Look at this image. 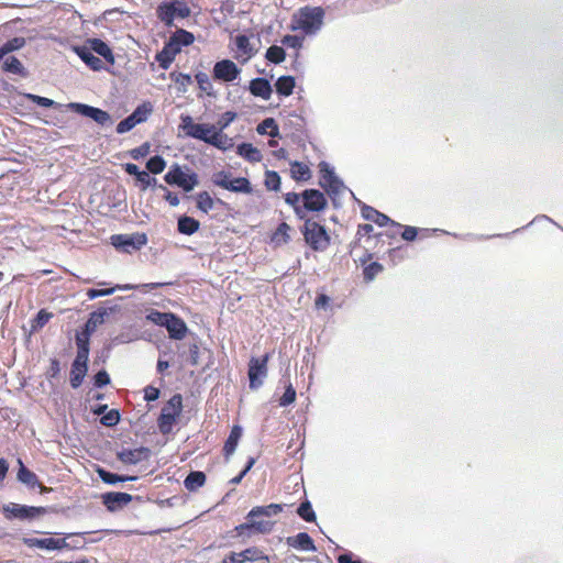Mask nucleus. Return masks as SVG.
I'll use <instances>...</instances> for the list:
<instances>
[{"instance_id":"f257e3e1","label":"nucleus","mask_w":563,"mask_h":563,"mask_svg":"<svg viewBox=\"0 0 563 563\" xmlns=\"http://www.w3.org/2000/svg\"><path fill=\"white\" fill-rule=\"evenodd\" d=\"M286 506V504L272 503L269 505L252 507L245 516V522L235 526L233 531L230 532L231 538H239L242 543H245L254 536L271 533L274 529L275 521L258 520V518L276 516L282 512Z\"/></svg>"},{"instance_id":"f03ea898","label":"nucleus","mask_w":563,"mask_h":563,"mask_svg":"<svg viewBox=\"0 0 563 563\" xmlns=\"http://www.w3.org/2000/svg\"><path fill=\"white\" fill-rule=\"evenodd\" d=\"M324 15L322 7H302L292 14L289 29L300 31L303 35H316L324 23Z\"/></svg>"},{"instance_id":"7ed1b4c3","label":"nucleus","mask_w":563,"mask_h":563,"mask_svg":"<svg viewBox=\"0 0 563 563\" xmlns=\"http://www.w3.org/2000/svg\"><path fill=\"white\" fill-rule=\"evenodd\" d=\"M145 319L155 325L165 328L168 332V338L175 341L183 340L189 332L185 320L172 311L150 309L145 316Z\"/></svg>"},{"instance_id":"20e7f679","label":"nucleus","mask_w":563,"mask_h":563,"mask_svg":"<svg viewBox=\"0 0 563 563\" xmlns=\"http://www.w3.org/2000/svg\"><path fill=\"white\" fill-rule=\"evenodd\" d=\"M90 533H91L90 531L69 532V533L55 532L54 534L62 536V538H54V537L23 538L22 542L27 548H35V549H40V550H44V551H48V552H53V551L60 552L63 550L75 551V550L85 549V545L84 544H71V543H68L67 540L74 539L75 537H84V536L90 534Z\"/></svg>"},{"instance_id":"39448f33","label":"nucleus","mask_w":563,"mask_h":563,"mask_svg":"<svg viewBox=\"0 0 563 563\" xmlns=\"http://www.w3.org/2000/svg\"><path fill=\"white\" fill-rule=\"evenodd\" d=\"M180 123L178 130L181 131L185 136L203 142L208 145H218L216 137L220 135L221 130L217 129L216 124L212 123H197L194 118L188 113H181Z\"/></svg>"},{"instance_id":"423d86ee","label":"nucleus","mask_w":563,"mask_h":563,"mask_svg":"<svg viewBox=\"0 0 563 563\" xmlns=\"http://www.w3.org/2000/svg\"><path fill=\"white\" fill-rule=\"evenodd\" d=\"M57 512L55 506H30L18 503L2 505L1 514L9 521L32 522L44 515Z\"/></svg>"},{"instance_id":"0eeeda50","label":"nucleus","mask_w":563,"mask_h":563,"mask_svg":"<svg viewBox=\"0 0 563 563\" xmlns=\"http://www.w3.org/2000/svg\"><path fill=\"white\" fill-rule=\"evenodd\" d=\"M164 181L172 187L191 192L199 185V175L187 165L173 163L164 175Z\"/></svg>"},{"instance_id":"6e6552de","label":"nucleus","mask_w":563,"mask_h":563,"mask_svg":"<svg viewBox=\"0 0 563 563\" xmlns=\"http://www.w3.org/2000/svg\"><path fill=\"white\" fill-rule=\"evenodd\" d=\"M121 299L123 298L118 297L114 299L101 301L100 306L88 314L85 323L77 330L91 336L97 331L98 327L106 323L110 316L121 311V306L117 303V300Z\"/></svg>"},{"instance_id":"1a4fd4ad","label":"nucleus","mask_w":563,"mask_h":563,"mask_svg":"<svg viewBox=\"0 0 563 563\" xmlns=\"http://www.w3.org/2000/svg\"><path fill=\"white\" fill-rule=\"evenodd\" d=\"M303 241L313 252H324L331 244V236L325 225L314 220H307L299 228Z\"/></svg>"},{"instance_id":"9d476101","label":"nucleus","mask_w":563,"mask_h":563,"mask_svg":"<svg viewBox=\"0 0 563 563\" xmlns=\"http://www.w3.org/2000/svg\"><path fill=\"white\" fill-rule=\"evenodd\" d=\"M183 401L181 394L176 393L163 406L157 417V427L162 434L167 435L173 431L174 426L178 422L183 413Z\"/></svg>"},{"instance_id":"9b49d317","label":"nucleus","mask_w":563,"mask_h":563,"mask_svg":"<svg viewBox=\"0 0 563 563\" xmlns=\"http://www.w3.org/2000/svg\"><path fill=\"white\" fill-rule=\"evenodd\" d=\"M211 181L214 186L234 194H253V185L247 177H234L231 172L221 169L213 173Z\"/></svg>"},{"instance_id":"f8f14e48","label":"nucleus","mask_w":563,"mask_h":563,"mask_svg":"<svg viewBox=\"0 0 563 563\" xmlns=\"http://www.w3.org/2000/svg\"><path fill=\"white\" fill-rule=\"evenodd\" d=\"M66 108L78 115L90 119L101 128H110L114 122L108 111L88 103L74 101L67 103Z\"/></svg>"},{"instance_id":"ddd939ff","label":"nucleus","mask_w":563,"mask_h":563,"mask_svg":"<svg viewBox=\"0 0 563 563\" xmlns=\"http://www.w3.org/2000/svg\"><path fill=\"white\" fill-rule=\"evenodd\" d=\"M148 242L144 232H134L131 234H113L110 236L111 245L119 252L132 254L140 251Z\"/></svg>"},{"instance_id":"4468645a","label":"nucleus","mask_w":563,"mask_h":563,"mask_svg":"<svg viewBox=\"0 0 563 563\" xmlns=\"http://www.w3.org/2000/svg\"><path fill=\"white\" fill-rule=\"evenodd\" d=\"M271 354L265 353L262 356H252L249 362L247 376L251 390H257L263 386L267 376V363Z\"/></svg>"},{"instance_id":"2eb2a0df","label":"nucleus","mask_w":563,"mask_h":563,"mask_svg":"<svg viewBox=\"0 0 563 563\" xmlns=\"http://www.w3.org/2000/svg\"><path fill=\"white\" fill-rule=\"evenodd\" d=\"M241 68L231 59L223 58L216 62L212 78L217 81L232 82L241 75Z\"/></svg>"},{"instance_id":"dca6fc26","label":"nucleus","mask_w":563,"mask_h":563,"mask_svg":"<svg viewBox=\"0 0 563 563\" xmlns=\"http://www.w3.org/2000/svg\"><path fill=\"white\" fill-rule=\"evenodd\" d=\"M301 196H303V209L309 210L311 213H321L329 206L325 194L317 188H306L302 190Z\"/></svg>"},{"instance_id":"f3484780","label":"nucleus","mask_w":563,"mask_h":563,"mask_svg":"<svg viewBox=\"0 0 563 563\" xmlns=\"http://www.w3.org/2000/svg\"><path fill=\"white\" fill-rule=\"evenodd\" d=\"M100 499L104 508L113 514L126 507L134 496L125 492H106L100 495Z\"/></svg>"},{"instance_id":"a211bd4d","label":"nucleus","mask_w":563,"mask_h":563,"mask_svg":"<svg viewBox=\"0 0 563 563\" xmlns=\"http://www.w3.org/2000/svg\"><path fill=\"white\" fill-rule=\"evenodd\" d=\"M152 454V451L147 446H139L136 449L123 448L115 453L117 459L128 465H136L143 461H147Z\"/></svg>"},{"instance_id":"6ab92c4d","label":"nucleus","mask_w":563,"mask_h":563,"mask_svg":"<svg viewBox=\"0 0 563 563\" xmlns=\"http://www.w3.org/2000/svg\"><path fill=\"white\" fill-rule=\"evenodd\" d=\"M90 51L92 54L102 57L106 63L114 65L115 56L110 45L101 38L88 37L81 45Z\"/></svg>"},{"instance_id":"aec40b11","label":"nucleus","mask_w":563,"mask_h":563,"mask_svg":"<svg viewBox=\"0 0 563 563\" xmlns=\"http://www.w3.org/2000/svg\"><path fill=\"white\" fill-rule=\"evenodd\" d=\"M245 89L255 98L269 100L273 95V86L271 79L265 76H260L251 79Z\"/></svg>"},{"instance_id":"412c9836","label":"nucleus","mask_w":563,"mask_h":563,"mask_svg":"<svg viewBox=\"0 0 563 563\" xmlns=\"http://www.w3.org/2000/svg\"><path fill=\"white\" fill-rule=\"evenodd\" d=\"M88 371L89 361L74 357L69 372V385L73 389H78L82 385Z\"/></svg>"},{"instance_id":"4be33fe9","label":"nucleus","mask_w":563,"mask_h":563,"mask_svg":"<svg viewBox=\"0 0 563 563\" xmlns=\"http://www.w3.org/2000/svg\"><path fill=\"white\" fill-rule=\"evenodd\" d=\"M71 49L89 69L93 71H109V68L104 66L100 57L92 54L86 47L80 45H74Z\"/></svg>"},{"instance_id":"5701e85b","label":"nucleus","mask_w":563,"mask_h":563,"mask_svg":"<svg viewBox=\"0 0 563 563\" xmlns=\"http://www.w3.org/2000/svg\"><path fill=\"white\" fill-rule=\"evenodd\" d=\"M16 481L30 490L41 485L38 476L31 471L20 457L18 459Z\"/></svg>"},{"instance_id":"b1692460","label":"nucleus","mask_w":563,"mask_h":563,"mask_svg":"<svg viewBox=\"0 0 563 563\" xmlns=\"http://www.w3.org/2000/svg\"><path fill=\"white\" fill-rule=\"evenodd\" d=\"M157 19L166 26L173 27L175 25L176 14L175 0L162 1L156 8Z\"/></svg>"},{"instance_id":"393cba45","label":"nucleus","mask_w":563,"mask_h":563,"mask_svg":"<svg viewBox=\"0 0 563 563\" xmlns=\"http://www.w3.org/2000/svg\"><path fill=\"white\" fill-rule=\"evenodd\" d=\"M242 435H243L242 426L234 424L231 428L230 433H229L228 438L225 439L223 449H222L223 456L227 462L231 459V456L236 451V448L239 445V442H240Z\"/></svg>"},{"instance_id":"a878e982","label":"nucleus","mask_w":563,"mask_h":563,"mask_svg":"<svg viewBox=\"0 0 563 563\" xmlns=\"http://www.w3.org/2000/svg\"><path fill=\"white\" fill-rule=\"evenodd\" d=\"M1 69L7 74L16 75L21 78H27L30 76L29 69L23 63L13 55L5 56L2 60Z\"/></svg>"},{"instance_id":"bb28decb","label":"nucleus","mask_w":563,"mask_h":563,"mask_svg":"<svg viewBox=\"0 0 563 563\" xmlns=\"http://www.w3.org/2000/svg\"><path fill=\"white\" fill-rule=\"evenodd\" d=\"M286 543L299 551L316 552L317 548L313 539L307 532H299L296 536L288 537Z\"/></svg>"},{"instance_id":"cd10ccee","label":"nucleus","mask_w":563,"mask_h":563,"mask_svg":"<svg viewBox=\"0 0 563 563\" xmlns=\"http://www.w3.org/2000/svg\"><path fill=\"white\" fill-rule=\"evenodd\" d=\"M167 42L178 52L180 53L183 47L190 46L195 42V35L192 32H189L185 29H176L174 33L170 34Z\"/></svg>"},{"instance_id":"c85d7f7f","label":"nucleus","mask_w":563,"mask_h":563,"mask_svg":"<svg viewBox=\"0 0 563 563\" xmlns=\"http://www.w3.org/2000/svg\"><path fill=\"white\" fill-rule=\"evenodd\" d=\"M96 473L102 483L111 486L118 485L119 483L136 481L139 478L137 476L132 475H120L102 466H97Z\"/></svg>"},{"instance_id":"c756f323","label":"nucleus","mask_w":563,"mask_h":563,"mask_svg":"<svg viewBox=\"0 0 563 563\" xmlns=\"http://www.w3.org/2000/svg\"><path fill=\"white\" fill-rule=\"evenodd\" d=\"M178 54L179 53L167 41H165L163 48L156 53L155 60L159 68L167 70Z\"/></svg>"},{"instance_id":"7c9ffc66","label":"nucleus","mask_w":563,"mask_h":563,"mask_svg":"<svg viewBox=\"0 0 563 563\" xmlns=\"http://www.w3.org/2000/svg\"><path fill=\"white\" fill-rule=\"evenodd\" d=\"M200 221L188 214H180L177 218V231L183 235H192L200 230Z\"/></svg>"},{"instance_id":"2f4dec72","label":"nucleus","mask_w":563,"mask_h":563,"mask_svg":"<svg viewBox=\"0 0 563 563\" xmlns=\"http://www.w3.org/2000/svg\"><path fill=\"white\" fill-rule=\"evenodd\" d=\"M75 342L77 349L75 358L89 361L91 336L76 330Z\"/></svg>"},{"instance_id":"473e14b6","label":"nucleus","mask_w":563,"mask_h":563,"mask_svg":"<svg viewBox=\"0 0 563 563\" xmlns=\"http://www.w3.org/2000/svg\"><path fill=\"white\" fill-rule=\"evenodd\" d=\"M236 154L250 163H257L263 158L261 151L250 142L238 144Z\"/></svg>"},{"instance_id":"72a5a7b5","label":"nucleus","mask_w":563,"mask_h":563,"mask_svg":"<svg viewBox=\"0 0 563 563\" xmlns=\"http://www.w3.org/2000/svg\"><path fill=\"white\" fill-rule=\"evenodd\" d=\"M540 221H549V222L553 223L554 225H556L559 229L561 228V225L559 223H556L550 217H548L545 214H538L528 224H526V225H523L521 228H518V229H516V230H514V231H511L509 233H497V234H492V235H479L478 239L479 240H488V239H494V238H509L511 235H515V234H518V233L522 232L523 230L528 229L533 223H538Z\"/></svg>"},{"instance_id":"f704fd0d","label":"nucleus","mask_w":563,"mask_h":563,"mask_svg":"<svg viewBox=\"0 0 563 563\" xmlns=\"http://www.w3.org/2000/svg\"><path fill=\"white\" fill-rule=\"evenodd\" d=\"M234 44L236 52L245 56L243 63L247 62L257 52V49L254 48L253 45L251 44L250 36L246 34H238L234 38Z\"/></svg>"},{"instance_id":"c9c22d12","label":"nucleus","mask_w":563,"mask_h":563,"mask_svg":"<svg viewBox=\"0 0 563 563\" xmlns=\"http://www.w3.org/2000/svg\"><path fill=\"white\" fill-rule=\"evenodd\" d=\"M274 86L276 93L280 98H286L292 95L294 89L296 87V79L291 75H283L277 78Z\"/></svg>"},{"instance_id":"e433bc0d","label":"nucleus","mask_w":563,"mask_h":563,"mask_svg":"<svg viewBox=\"0 0 563 563\" xmlns=\"http://www.w3.org/2000/svg\"><path fill=\"white\" fill-rule=\"evenodd\" d=\"M172 285H174V282H155V283H146V284L115 285L113 288H117V290H140L141 292L145 294L147 291L163 288L166 286H172Z\"/></svg>"},{"instance_id":"4c0bfd02","label":"nucleus","mask_w":563,"mask_h":563,"mask_svg":"<svg viewBox=\"0 0 563 563\" xmlns=\"http://www.w3.org/2000/svg\"><path fill=\"white\" fill-rule=\"evenodd\" d=\"M206 481L207 476L205 472L191 470L184 479V487L188 492L194 493L201 488L206 484Z\"/></svg>"},{"instance_id":"58836bf2","label":"nucleus","mask_w":563,"mask_h":563,"mask_svg":"<svg viewBox=\"0 0 563 563\" xmlns=\"http://www.w3.org/2000/svg\"><path fill=\"white\" fill-rule=\"evenodd\" d=\"M22 97L31 101L32 103L36 104L41 108H47V109H62L63 107H66V104H62L51 98L43 97L40 95H35L32 92H20Z\"/></svg>"},{"instance_id":"ea45409f","label":"nucleus","mask_w":563,"mask_h":563,"mask_svg":"<svg viewBox=\"0 0 563 563\" xmlns=\"http://www.w3.org/2000/svg\"><path fill=\"white\" fill-rule=\"evenodd\" d=\"M290 176L296 183H305L311 178V169L299 161L290 162Z\"/></svg>"},{"instance_id":"a19ab883","label":"nucleus","mask_w":563,"mask_h":563,"mask_svg":"<svg viewBox=\"0 0 563 563\" xmlns=\"http://www.w3.org/2000/svg\"><path fill=\"white\" fill-rule=\"evenodd\" d=\"M240 556L242 563L245 562H266L269 563L271 559L264 551L258 547H249L242 551H240Z\"/></svg>"},{"instance_id":"79ce46f5","label":"nucleus","mask_w":563,"mask_h":563,"mask_svg":"<svg viewBox=\"0 0 563 563\" xmlns=\"http://www.w3.org/2000/svg\"><path fill=\"white\" fill-rule=\"evenodd\" d=\"M196 202V208L201 211L202 213H208L211 211L214 206L216 201L209 194V191L203 190L195 194L194 196H190Z\"/></svg>"},{"instance_id":"37998d69","label":"nucleus","mask_w":563,"mask_h":563,"mask_svg":"<svg viewBox=\"0 0 563 563\" xmlns=\"http://www.w3.org/2000/svg\"><path fill=\"white\" fill-rule=\"evenodd\" d=\"M260 135H269L272 139L280 137L279 126L274 118H265L256 126Z\"/></svg>"},{"instance_id":"c03bdc74","label":"nucleus","mask_w":563,"mask_h":563,"mask_svg":"<svg viewBox=\"0 0 563 563\" xmlns=\"http://www.w3.org/2000/svg\"><path fill=\"white\" fill-rule=\"evenodd\" d=\"M26 45V40L22 36H14L0 45V59L2 60L9 54L20 51Z\"/></svg>"},{"instance_id":"a18cd8bd","label":"nucleus","mask_w":563,"mask_h":563,"mask_svg":"<svg viewBox=\"0 0 563 563\" xmlns=\"http://www.w3.org/2000/svg\"><path fill=\"white\" fill-rule=\"evenodd\" d=\"M152 112L153 104L151 103V101L145 100L136 106V108L132 111L131 115L137 122V124H141L147 121Z\"/></svg>"},{"instance_id":"49530a36","label":"nucleus","mask_w":563,"mask_h":563,"mask_svg":"<svg viewBox=\"0 0 563 563\" xmlns=\"http://www.w3.org/2000/svg\"><path fill=\"white\" fill-rule=\"evenodd\" d=\"M169 78L176 84L178 93H186L187 87L192 84V77L190 74L174 70L169 73Z\"/></svg>"},{"instance_id":"de8ad7c7","label":"nucleus","mask_w":563,"mask_h":563,"mask_svg":"<svg viewBox=\"0 0 563 563\" xmlns=\"http://www.w3.org/2000/svg\"><path fill=\"white\" fill-rule=\"evenodd\" d=\"M297 515L306 522H316L317 521V515L313 510L312 504L308 498H305L296 510Z\"/></svg>"},{"instance_id":"09e8293b","label":"nucleus","mask_w":563,"mask_h":563,"mask_svg":"<svg viewBox=\"0 0 563 563\" xmlns=\"http://www.w3.org/2000/svg\"><path fill=\"white\" fill-rule=\"evenodd\" d=\"M53 318V313L46 309L38 310L33 319L31 320V332L35 333L46 325V323Z\"/></svg>"},{"instance_id":"8fccbe9b","label":"nucleus","mask_w":563,"mask_h":563,"mask_svg":"<svg viewBox=\"0 0 563 563\" xmlns=\"http://www.w3.org/2000/svg\"><path fill=\"white\" fill-rule=\"evenodd\" d=\"M195 79L198 84L199 89L202 92H205L207 96L212 97V98L217 97V92L213 89L210 78L206 73L197 71L195 74Z\"/></svg>"},{"instance_id":"3c124183","label":"nucleus","mask_w":563,"mask_h":563,"mask_svg":"<svg viewBox=\"0 0 563 563\" xmlns=\"http://www.w3.org/2000/svg\"><path fill=\"white\" fill-rule=\"evenodd\" d=\"M166 159L159 155H153L146 161V170L153 175H158L166 168Z\"/></svg>"},{"instance_id":"603ef678","label":"nucleus","mask_w":563,"mask_h":563,"mask_svg":"<svg viewBox=\"0 0 563 563\" xmlns=\"http://www.w3.org/2000/svg\"><path fill=\"white\" fill-rule=\"evenodd\" d=\"M290 230L291 228L288 223H279L276 231L272 235V242L276 243V245L287 244L290 241Z\"/></svg>"},{"instance_id":"864d4df0","label":"nucleus","mask_w":563,"mask_h":563,"mask_svg":"<svg viewBox=\"0 0 563 563\" xmlns=\"http://www.w3.org/2000/svg\"><path fill=\"white\" fill-rule=\"evenodd\" d=\"M318 168H319V174H320L318 184L325 183L329 180L336 181V179L340 178L336 175L334 167L325 161H321L318 165Z\"/></svg>"},{"instance_id":"5fc2aeb1","label":"nucleus","mask_w":563,"mask_h":563,"mask_svg":"<svg viewBox=\"0 0 563 563\" xmlns=\"http://www.w3.org/2000/svg\"><path fill=\"white\" fill-rule=\"evenodd\" d=\"M265 58L275 65L283 63L286 59V51L278 45H272L265 53Z\"/></svg>"},{"instance_id":"6e6d98bb","label":"nucleus","mask_w":563,"mask_h":563,"mask_svg":"<svg viewBox=\"0 0 563 563\" xmlns=\"http://www.w3.org/2000/svg\"><path fill=\"white\" fill-rule=\"evenodd\" d=\"M384 271L383 264L379 262H371L363 267V279L365 283L373 282L378 274Z\"/></svg>"},{"instance_id":"4d7b16f0","label":"nucleus","mask_w":563,"mask_h":563,"mask_svg":"<svg viewBox=\"0 0 563 563\" xmlns=\"http://www.w3.org/2000/svg\"><path fill=\"white\" fill-rule=\"evenodd\" d=\"M264 185L269 191H279L282 187V178L280 175L275 170H266Z\"/></svg>"},{"instance_id":"13d9d810","label":"nucleus","mask_w":563,"mask_h":563,"mask_svg":"<svg viewBox=\"0 0 563 563\" xmlns=\"http://www.w3.org/2000/svg\"><path fill=\"white\" fill-rule=\"evenodd\" d=\"M161 184L157 183V179L151 176V173L147 170H143L137 180L135 181V186L140 188L141 191H145L147 188H157Z\"/></svg>"},{"instance_id":"bf43d9fd","label":"nucleus","mask_w":563,"mask_h":563,"mask_svg":"<svg viewBox=\"0 0 563 563\" xmlns=\"http://www.w3.org/2000/svg\"><path fill=\"white\" fill-rule=\"evenodd\" d=\"M121 419L122 417L119 409H108L100 418V423L104 427L113 428L120 423Z\"/></svg>"},{"instance_id":"052dcab7","label":"nucleus","mask_w":563,"mask_h":563,"mask_svg":"<svg viewBox=\"0 0 563 563\" xmlns=\"http://www.w3.org/2000/svg\"><path fill=\"white\" fill-rule=\"evenodd\" d=\"M296 389L290 382L285 384V390L282 397L278 399L279 407H288L296 401Z\"/></svg>"},{"instance_id":"680f3d73","label":"nucleus","mask_w":563,"mask_h":563,"mask_svg":"<svg viewBox=\"0 0 563 563\" xmlns=\"http://www.w3.org/2000/svg\"><path fill=\"white\" fill-rule=\"evenodd\" d=\"M305 36L306 35L286 34L282 38V44L289 48H294L296 52H299V49L303 46Z\"/></svg>"},{"instance_id":"e2e57ef3","label":"nucleus","mask_w":563,"mask_h":563,"mask_svg":"<svg viewBox=\"0 0 563 563\" xmlns=\"http://www.w3.org/2000/svg\"><path fill=\"white\" fill-rule=\"evenodd\" d=\"M255 463H256V457L249 456L243 468L239 472L238 475H235L234 477H232L229 481V484H231V485L240 484L243 481V478L247 475V473L253 468Z\"/></svg>"},{"instance_id":"0e129e2a","label":"nucleus","mask_w":563,"mask_h":563,"mask_svg":"<svg viewBox=\"0 0 563 563\" xmlns=\"http://www.w3.org/2000/svg\"><path fill=\"white\" fill-rule=\"evenodd\" d=\"M93 388L102 389L111 383L109 373L101 368L91 378Z\"/></svg>"},{"instance_id":"69168bd1","label":"nucleus","mask_w":563,"mask_h":563,"mask_svg":"<svg viewBox=\"0 0 563 563\" xmlns=\"http://www.w3.org/2000/svg\"><path fill=\"white\" fill-rule=\"evenodd\" d=\"M318 185L323 189V192L325 195L330 192H341L342 190L347 189V187L345 186L344 181L341 178L336 179V181L329 180Z\"/></svg>"},{"instance_id":"338daca9","label":"nucleus","mask_w":563,"mask_h":563,"mask_svg":"<svg viewBox=\"0 0 563 563\" xmlns=\"http://www.w3.org/2000/svg\"><path fill=\"white\" fill-rule=\"evenodd\" d=\"M150 152H151V143L144 142L140 146L130 150L128 152V155L134 161H140V159L146 157L150 154Z\"/></svg>"},{"instance_id":"774afa93","label":"nucleus","mask_w":563,"mask_h":563,"mask_svg":"<svg viewBox=\"0 0 563 563\" xmlns=\"http://www.w3.org/2000/svg\"><path fill=\"white\" fill-rule=\"evenodd\" d=\"M236 117L238 113L235 111L229 110L223 112L216 123L217 129H220L221 132H224V130L231 125V123L236 119Z\"/></svg>"}]
</instances>
